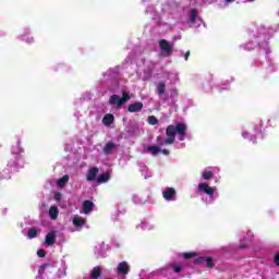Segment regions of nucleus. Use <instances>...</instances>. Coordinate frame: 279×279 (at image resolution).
<instances>
[{"label":"nucleus","instance_id":"obj_1","mask_svg":"<svg viewBox=\"0 0 279 279\" xmlns=\"http://www.w3.org/2000/svg\"><path fill=\"white\" fill-rule=\"evenodd\" d=\"M186 130H187V126L185 123L179 122L175 125L170 124L166 129V140L158 136L157 144L159 146L173 145V143H175V136L178 141H184V138H186Z\"/></svg>","mask_w":279,"mask_h":279},{"label":"nucleus","instance_id":"obj_2","mask_svg":"<svg viewBox=\"0 0 279 279\" xmlns=\"http://www.w3.org/2000/svg\"><path fill=\"white\" fill-rule=\"evenodd\" d=\"M23 154H25V149L23 148L21 140H17L11 147V155L8 160L10 171H16L23 167Z\"/></svg>","mask_w":279,"mask_h":279},{"label":"nucleus","instance_id":"obj_3","mask_svg":"<svg viewBox=\"0 0 279 279\" xmlns=\"http://www.w3.org/2000/svg\"><path fill=\"white\" fill-rule=\"evenodd\" d=\"M179 22L183 25H187V27H199V25H202V19L197 10L190 7L183 8Z\"/></svg>","mask_w":279,"mask_h":279},{"label":"nucleus","instance_id":"obj_4","mask_svg":"<svg viewBox=\"0 0 279 279\" xmlns=\"http://www.w3.org/2000/svg\"><path fill=\"white\" fill-rule=\"evenodd\" d=\"M196 193L201 196L204 204H214L217 187L210 186L207 182H201L196 186Z\"/></svg>","mask_w":279,"mask_h":279},{"label":"nucleus","instance_id":"obj_5","mask_svg":"<svg viewBox=\"0 0 279 279\" xmlns=\"http://www.w3.org/2000/svg\"><path fill=\"white\" fill-rule=\"evenodd\" d=\"M263 126L257 124L255 126H248L242 131V136L251 143H256V134H259Z\"/></svg>","mask_w":279,"mask_h":279},{"label":"nucleus","instance_id":"obj_6","mask_svg":"<svg viewBox=\"0 0 279 279\" xmlns=\"http://www.w3.org/2000/svg\"><path fill=\"white\" fill-rule=\"evenodd\" d=\"M130 99H132V97L130 96V92H122V97H120L119 95H112L109 99V104L110 106H117V108H121V106H123V104H126V101H130Z\"/></svg>","mask_w":279,"mask_h":279},{"label":"nucleus","instance_id":"obj_7","mask_svg":"<svg viewBox=\"0 0 279 279\" xmlns=\"http://www.w3.org/2000/svg\"><path fill=\"white\" fill-rule=\"evenodd\" d=\"M161 195L165 202H177L178 199V191H175V187H163L161 190Z\"/></svg>","mask_w":279,"mask_h":279},{"label":"nucleus","instance_id":"obj_8","mask_svg":"<svg viewBox=\"0 0 279 279\" xmlns=\"http://www.w3.org/2000/svg\"><path fill=\"white\" fill-rule=\"evenodd\" d=\"M159 47L161 51V56L165 58H169L173 53V45L165 39L159 41Z\"/></svg>","mask_w":279,"mask_h":279},{"label":"nucleus","instance_id":"obj_9","mask_svg":"<svg viewBox=\"0 0 279 279\" xmlns=\"http://www.w3.org/2000/svg\"><path fill=\"white\" fill-rule=\"evenodd\" d=\"M72 225L74 229H72L71 232H81L82 228L86 226V219L81 216H73Z\"/></svg>","mask_w":279,"mask_h":279},{"label":"nucleus","instance_id":"obj_10","mask_svg":"<svg viewBox=\"0 0 279 279\" xmlns=\"http://www.w3.org/2000/svg\"><path fill=\"white\" fill-rule=\"evenodd\" d=\"M56 239H58V230L49 231L45 236L44 245L46 247H53L56 245Z\"/></svg>","mask_w":279,"mask_h":279},{"label":"nucleus","instance_id":"obj_11","mask_svg":"<svg viewBox=\"0 0 279 279\" xmlns=\"http://www.w3.org/2000/svg\"><path fill=\"white\" fill-rule=\"evenodd\" d=\"M166 82L171 86L180 83V73L178 71L166 72Z\"/></svg>","mask_w":279,"mask_h":279},{"label":"nucleus","instance_id":"obj_12","mask_svg":"<svg viewBox=\"0 0 279 279\" xmlns=\"http://www.w3.org/2000/svg\"><path fill=\"white\" fill-rule=\"evenodd\" d=\"M20 40H22L23 43H26V45H34V36H32V28L26 27L24 28V32L22 35H20Z\"/></svg>","mask_w":279,"mask_h":279},{"label":"nucleus","instance_id":"obj_13","mask_svg":"<svg viewBox=\"0 0 279 279\" xmlns=\"http://www.w3.org/2000/svg\"><path fill=\"white\" fill-rule=\"evenodd\" d=\"M215 173H219V168L208 167L202 171L201 175L203 180H213V178L215 177Z\"/></svg>","mask_w":279,"mask_h":279},{"label":"nucleus","instance_id":"obj_14","mask_svg":"<svg viewBox=\"0 0 279 279\" xmlns=\"http://www.w3.org/2000/svg\"><path fill=\"white\" fill-rule=\"evenodd\" d=\"M182 271V264H170L166 266V277L171 278V274H180Z\"/></svg>","mask_w":279,"mask_h":279},{"label":"nucleus","instance_id":"obj_15","mask_svg":"<svg viewBox=\"0 0 279 279\" xmlns=\"http://www.w3.org/2000/svg\"><path fill=\"white\" fill-rule=\"evenodd\" d=\"M178 88L173 87L169 90L168 97H166L163 100L167 101V104H169L170 106H173V104H175V101H178Z\"/></svg>","mask_w":279,"mask_h":279},{"label":"nucleus","instance_id":"obj_16","mask_svg":"<svg viewBox=\"0 0 279 279\" xmlns=\"http://www.w3.org/2000/svg\"><path fill=\"white\" fill-rule=\"evenodd\" d=\"M147 151H149L153 156H158V154H162L163 156H169V150L166 148H160L158 146H148Z\"/></svg>","mask_w":279,"mask_h":279},{"label":"nucleus","instance_id":"obj_17","mask_svg":"<svg viewBox=\"0 0 279 279\" xmlns=\"http://www.w3.org/2000/svg\"><path fill=\"white\" fill-rule=\"evenodd\" d=\"M117 269L120 276H128L130 274V264L128 262H121L118 264Z\"/></svg>","mask_w":279,"mask_h":279},{"label":"nucleus","instance_id":"obj_18","mask_svg":"<svg viewBox=\"0 0 279 279\" xmlns=\"http://www.w3.org/2000/svg\"><path fill=\"white\" fill-rule=\"evenodd\" d=\"M155 229H156V225L149 221H142L140 225L136 226V230H146L148 232Z\"/></svg>","mask_w":279,"mask_h":279},{"label":"nucleus","instance_id":"obj_19","mask_svg":"<svg viewBox=\"0 0 279 279\" xmlns=\"http://www.w3.org/2000/svg\"><path fill=\"white\" fill-rule=\"evenodd\" d=\"M196 263H198L199 265H204L205 267H209V268L215 267V263L213 262L211 257H198L196 259Z\"/></svg>","mask_w":279,"mask_h":279},{"label":"nucleus","instance_id":"obj_20","mask_svg":"<svg viewBox=\"0 0 279 279\" xmlns=\"http://www.w3.org/2000/svg\"><path fill=\"white\" fill-rule=\"evenodd\" d=\"M97 173H99V169L97 168H90L87 172V182H95L97 180Z\"/></svg>","mask_w":279,"mask_h":279},{"label":"nucleus","instance_id":"obj_21","mask_svg":"<svg viewBox=\"0 0 279 279\" xmlns=\"http://www.w3.org/2000/svg\"><path fill=\"white\" fill-rule=\"evenodd\" d=\"M93 208H95V204L90 201H85L83 203V213L84 215H90L93 213Z\"/></svg>","mask_w":279,"mask_h":279},{"label":"nucleus","instance_id":"obj_22","mask_svg":"<svg viewBox=\"0 0 279 279\" xmlns=\"http://www.w3.org/2000/svg\"><path fill=\"white\" fill-rule=\"evenodd\" d=\"M125 138H132V136H136L138 134V125L133 126L132 129H125Z\"/></svg>","mask_w":279,"mask_h":279},{"label":"nucleus","instance_id":"obj_23","mask_svg":"<svg viewBox=\"0 0 279 279\" xmlns=\"http://www.w3.org/2000/svg\"><path fill=\"white\" fill-rule=\"evenodd\" d=\"M48 215L50 217V219H52V221H56V219H58V215H60V210L58 209L57 206H51Z\"/></svg>","mask_w":279,"mask_h":279},{"label":"nucleus","instance_id":"obj_24","mask_svg":"<svg viewBox=\"0 0 279 279\" xmlns=\"http://www.w3.org/2000/svg\"><path fill=\"white\" fill-rule=\"evenodd\" d=\"M143 110V102H134L129 106V112H141Z\"/></svg>","mask_w":279,"mask_h":279},{"label":"nucleus","instance_id":"obj_25","mask_svg":"<svg viewBox=\"0 0 279 279\" xmlns=\"http://www.w3.org/2000/svg\"><path fill=\"white\" fill-rule=\"evenodd\" d=\"M165 90H166L165 82L157 83V94L160 97V99H165Z\"/></svg>","mask_w":279,"mask_h":279},{"label":"nucleus","instance_id":"obj_26","mask_svg":"<svg viewBox=\"0 0 279 279\" xmlns=\"http://www.w3.org/2000/svg\"><path fill=\"white\" fill-rule=\"evenodd\" d=\"M102 123L104 125H112V123H114V116L112 113H107L104 118H102Z\"/></svg>","mask_w":279,"mask_h":279},{"label":"nucleus","instance_id":"obj_27","mask_svg":"<svg viewBox=\"0 0 279 279\" xmlns=\"http://www.w3.org/2000/svg\"><path fill=\"white\" fill-rule=\"evenodd\" d=\"M40 233V229L38 228H31L28 229V232L26 233L27 239H36L38 234Z\"/></svg>","mask_w":279,"mask_h":279},{"label":"nucleus","instance_id":"obj_28","mask_svg":"<svg viewBox=\"0 0 279 279\" xmlns=\"http://www.w3.org/2000/svg\"><path fill=\"white\" fill-rule=\"evenodd\" d=\"M117 147V144L112 143V142H108L106 144V146L104 147V154H106V156L112 154V150Z\"/></svg>","mask_w":279,"mask_h":279},{"label":"nucleus","instance_id":"obj_29","mask_svg":"<svg viewBox=\"0 0 279 279\" xmlns=\"http://www.w3.org/2000/svg\"><path fill=\"white\" fill-rule=\"evenodd\" d=\"M69 183V174L63 175L61 179L57 180V186L64 189Z\"/></svg>","mask_w":279,"mask_h":279},{"label":"nucleus","instance_id":"obj_30","mask_svg":"<svg viewBox=\"0 0 279 279\" xmlns=\"http://www.w3.org/2000/svg\"><path fill=\"white\" fill-rule=\"evenodd\" d=\"M110 180V173L105 172L97 178L98 184H104Z\"/></svg>","mask_w":279,"mask_h":279},{"label":"nucleus","instance_id":"obj_31","mask_svg":"<svg viewBox=\"0 0 279 279\" xmlns=\"http://www.w3.org/2000/svg\"><path fill=\"white\" fill-rule=\"evenodd\" d=\"M132 202H133V204H136V205L145 204V201H143V198H141V196H138V194L132 195Z\"/></svg>","mask_w":279,"mask_h":279},{"label":"nucleus","instance_id":"obj_32","mask_svg":"<svg viewBox=\"0 0 279 279\" xmlns=\"http://www.w3.org/2000/svg\"><path fill=\"white\" fill-rule=\"evenodd\" d=\"M58 276L59 277L66 276V264L61 263V268H59Z\"/></svg>","mask_w":279,"mask_h":279},{"label":"nucleus","instance_id":"obj_33","mask_svg":"<svg viewBox=\"0 0 279 279\" xmlns=\"http://www.w3.org/2000/svg\"><path fill=\"white\" fill-rule=\"evenodd\" d=\"M104 247H106V244L104 242L96 245L95 246V254H101L104 252Z\"/></svg>","mask_w":279,"mask_h":279},{"label":"nucleus","instance_id":"obj_34","mask_svg":"<svg viewBox=\"0 0 279 279\" xmlns=\"http://www.w3.org/2000/svg\"><path fill=\"white\" fill-rule=\"evenodd\" d=\"M260 49H263L264 51H266V56L269 54V44H267V41L258 44Z\"/></svg>","mask_w":279,"mask_h":279},{"label":"nucleus","instance_id":"obj_35","mask_svg":"<svg viewBox=\"0 0 279 279\" xmlns=\"http://www.w3.org/2000/svg\"><path fill=\"white\" fill-rule=\"evenodd\" d=\"M254 47H256V44L248 43V44L243 46V49H245L246 51H252V49H254Z\"/></svg>","mask_w":279,"mask_h":279},{"label":"nucleus","instance_id":"obj_36","mask_svg":"<svg viewBox=\"0 0 279 279\" xmlns=\"http://www.w3.org/2000/svg\"><path fill=\"white\" fill-rule=\"evenodd\" d=\"M148 123L149 125H157L158 119L154 116L148 117Z\"/></svg>","mask_w":279,"mask_h":279},{"label":"nucleus","instance_id":"obj_37","mask_svg":"<svg viewBox=\"0 0 279 279\" xmlns=\"http://www.w3.org/2000/svg\"><path fill=\"white\" fill-rule=\"evenodd\" d=\"M182 258H194V256H197L196 253H182Z\"/></svg>","mask_w":279,"mask_h":279},{"label":"nucleus","instance_id":"obj_38","mask_svg":"<svg viewBox=\"0 0 279 279\" xmlns=\"http://www.w3.org/2000/svg\"><path fill=\"white\" fill-rule=\"evenodd\" d=\"M54 201L56 202H61L62 201V193H60V192L54 193Z\"/></svg>","mask_w":279,"mask_h":279},{"label":"nucleus","instance_id":"obj_39","mask_svg":"<svg viewBox=\"0 0 279 279\" xmlns=\"http://www.w3.org/2000/svg\"><path fill=\"white\" fill-rule=\"evenodd\" d=\"M46 254L47 253L43 248L37 251V255L39 256V258H45Z\"/></svg>","mask_w":279,"mask_h":279},{"label":"nucleus","instance_id":"obj_40","mask_svg":"<svg viewBox=\"0 0 279 279\" xmlns=\"http://www.w3.org/2000/svg\"><path fill=\"white\" fill-rule=\"evenodd\" d=\"M268 71L270 73H272V71H276V64L275 63H270V66L268 68Z\"/></svg>","mask_w":279,"mask_h":279},{"label":"nucleus","instance_id":"obj_41","mask_svg":"<svg viewBox=\"0 0 279 279\" xmlns=\"http://www.w3.org/2000/svg\"><path fill=\"white\" fill-rule=\"evenodd\" d=\"M189 56H191V51H187V52L185 53V60H189Z\"/></svg>","mask_w":279,"mask_h":279},{"label":"nucleus","instance_id":"obj_42","mask_svg":"<svg viewBox=\"0 0 279 279\" xmlns=\"http://www.w3.org/2000/svg\"><path fill=\"white\" fill-rule=\"evenodd\" d=\"M141 171H147V167L142 166V167H141Z\"/></svg>","mask_w":279,"mask_h":279},{"label":"nucleus","instance_id":"obj_43","mask_svg":"<svg viewBox=\"0 0 279 279\" xmlns=\"http://www.w3.org/2000/svg\"><path fill=\"white\" fill-rule=\"evenodd\" d=\"M226 3H233L234 0H225Z\"/></svg>","mask_w":279,"mask_h":279},{"label":"nucleus","instance_id":"obj_44","mask_svg":"<svg viewBox=\"0 0 279 279\" xmlns=\"http://www.w3.org/2000/svg\"><path fill=\"white\" fill-rule=\"evenodd\" d=\"M222 90H228V86L223 87Z\"/></svg>","mask_w":279,"mask_h":279},{"label":"nucleus","instance_id":"obj_45","mask_svg":"<svg viewBox=\"0 0 279 279\" xmlns=\"http://www.w3.org/2000/svg\"><path fill=\"white\" fill-rule=\"evenodd\" d=\"M250 3H252V1H254V0H247Z\"/></svg>","mask_w":279,"mask_h":279}]
</instances>
